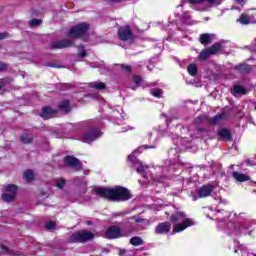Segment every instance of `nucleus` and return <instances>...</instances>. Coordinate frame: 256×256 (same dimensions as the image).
I'll return each mask as SVG.
<instances>
[{
  "label": "nucleus",
  "instance_id": "obj_24",
  "mask_svg": "<svg viewBox=\"0 0 256 256\" xmlns=\"http://www.w3.org/2000/svg\"><path fill=\"white\" fill-rule=\"evenodd\" d=\"M23 179L28 182L35 181V172H33V170L25 171L23 174Z\"/></svg>",
  "mask_w": 256,
  "mask_h": 256
},
{
  "label": "nucleus",
  "instance_id": "obj_29",
  "mask_svg": "<svg viewBox=\"0 0 256 256\" xmlns=\"http://www.w3.org/2000/svg\"><path fill=\"white\" fill-rule=\"evenodd\" d=\"M187 71H188L189 75H191L192 77H195V75H197V73H199V70H198L196 64H190L187 68Z\"/></svg>",
  "mask_w": 256,
  "mask_h": 256
},
{
  "label": "nucleus",
  "instance_id": "obj_52",
  "mask_svg": "<svg viewBox=\"0 0 256 256\" xmlns=\"http://www.w3.org/2000/svg\"><path fill=\"white\" fill-rule=\"evenodd\" d=\"M5 83H7V79L0 80V89L3 87V85H5Z\"/></svg>",
  "mask_w": 256,
  "mask_h": 256
},
{
  "label": "nucleus",
  "instance_id": "obj_49",
  "mask_svg": "<svg viewBox=\"0 0 256 256\" xmlns=\"http://www.w3.org/2000/svg\"><path fill=\"white\" fill-rule=\"evenodd\" d=\"M7 69V64L0 62V71H5Z\"/></svg>",
  "mask_w": 256,
  "mask_h": 256
},
{
  "label": "nucleus",
  "instance_id": "obj_39",
  "mask_svg": "<svg viewBox=\"0 0 256 256\" xmlns=\"http://www.w3.org/2000/svg\"><path fill=\"white\" fill-rule=\"evenodd\" d=\"M65 180L64 179H60V180H57L56 182V187L58 189H63V187H65Z\"/></svg>",
  "mask_w": 256,
  "mask_h": 256
},
{
  "label": "nucleus",
  "instance_id": "obj_10",
  "mask_svg": "<svg viewBox=\"0 0 256 256\" xmlns=\"http://www.w3.org/2000/svg\"><path fill=\"white\" fill-rule=\"evenodd\" d=\"M185 3H182L176 7L175 15L180 19L182 25H196L197 21L191 19V14L189 12L183 11V6Z\"/></svg>",
  "mask_w": 256,
  "mask_h": 256
},
{
  "label": "nucleus",
  "instance_id": "obj_14",
  "mask_svg": "<svg viewBox=\"0 0 256 256\" xmlns=\"http://www.w3.org/2000/svg\"><path fill=\"white\" fill-rule=\"evenodd\" d=\"M118 39H120V41H131V39H133V30H131V27H120L118 29Z\"/></svg>",
  "mask_w": 256,
  "mask_h": 256
},
{
  "label": "nucleus",
  "instance_id": "obj_40",
  "mask_svg": "<svg viewBox=\"0 0 256 256\" xmlns=\"http://www.w3.org/2000/svg\"><path fill=\"white\" fill-rule=\"evenodd\" d=\"M45 227H46V229L51 230V229H53V228L55 227V222H53V221H48V222L46 223Z\"/></svg>",
  "mask_w": 256,
  "mask_h": 256
},
{
  "label": "nucleus",
  "instance_id": "obj_26",
  "mask_svg": "<svg viewBox=\"0 0 256 256\" xmlns=\"http://www.w3.org/2000/svg\"><path fill=\"white\" fill-rule=\"evenodd\" d=\"M20 141L22 143H24L25 145H27L29 143H33V136H31L30 134L24 133V134H22Z\"/></svg>",
  "mask_w": 256,
  "mask_h": 256
},
{
  "label": "nucleus",
  "instance_id": "obj_34",
  "mask_svg": "<svg viewBox=\"0 0 256 256\" xmlns=\"http://www.w3.org/2000/svg\"><path fill=\"white\" fill-rule=\"evenodd\" d=\"M150 93L153 97H157V99H161V97H163V90L161 89H152L150 90Z\"/></svg>",
  "mask_w": 256,
  "mask_h": 256
},
{
  "label": "nucleus",
  "instance_id": "obj_2",
  "mask_svg": "<svg viewBox=\"0 0 256 256\" xmlns=\"http://www.w3.org/2000/svg\"><path fill=\"white\" fill-rule=\"evenodd\" d=\"M97 195L103 199H108V201H114L115 203H123L131 199V192L123 186H115L112 188L98 187Z\"/></svg>",
  "mask_w": 256,
  "mask_h": 256
},
{
  "label": "nucleus",
  "instance_id": "obj_61",
  "mask_svg": "<svg viewBox=\"0 0 256 256\" xmlns=\"http://www.w3.org/2000/svg\"><path fill=\"white\" fill-rule=\"evenodd\" d=\"M86 224H87V225H91L92 222H91V221H86Z\"/></svg>",
  "mask_w": 256,
  "mask_h": 256
},
{
  "label": "nucleus",
  "instance_id": "obj_46",
  "mask_svg": "<svg viewBox=\"0 0 256 256\" xmlns=\"http://www.w3.org/2000/svg\"><path fill=\"white\" fill-rule=\"evenodd\" d=\"M127 255H129V252L127 250L121 249L119 251V256H127Z\"/></svg>",
  "mask_w": 256,
  "mask_h": 256
},
{
  "label": "nucleus",
  "instance_id": "obj_45",
  "mask_svg": "<svg viewBox=\"0 0 256 256\" xmlns=\"http://www.w3.org/2000/svg\"><path fill=\"white\" fill-rule=\"evenodd\" d=\"M246 165H248L249 167H254V165H256V162L251 159H248L246 160Z\"/></svg>",
  "mask_w": 256,
  "mask_h": 256
},
{
  "label": "nucleus",
  "instance_id": "obj_48",
  "mask_svg": "<svg viewBox=\"0 0 256 256\" xmlns=\"http://www.w3.org/2000/svg\"><path fill=\"white\" fill-rule=\"evenodd\" d=\"M79 57H87V52L85 50H79Z\"/></svg>",
  "mask_w": 256,
  "mask_h": 256
},
{
  "label": "nucleus",
  "instance_id": "obj_1",
  "mask_svg": "<svg viewBox=\"0 0 256 256\" xmlns=\"http://www.w3.org/2000/svg\"><path fill=\"white\" fill-rule=\"evenodd\" d=\"M245 213H229L225 210L214 211L218 229L225 231L230 237H241V235H251V222L244 219Z\"/></svg>",
  "mask_w": 256,
  "mask_h": 256
},
{
  "label": "nucleus",
  "instance_id": "obj_58",
  "mask_svg": "<svg viewBox=\"0 0 256 256\" xmlns=\"http://www.w3.org/2000/svg\"><path fill=\"white\" fill-rule=\"evenodd\" d=\"M240 69H249V66H247V65H240Z\"/></svg>",
  "mask_w": 256,
  "mask_h": 256
},
{
  "label": "nucleus",
  "instance_id": "obj_41",
  "mask_svg": "<svg viewBox=\"0 0 256 256\" xmlns=\"http://www.w3.org/2000/svg\"><path fill=\"white\" fill-rule=\"evenodd\" d=\"M240 253L242 254V256H255V254L249 253L247 252V250H243V249L240 250Z\"/></svg>",
  "mask_w": 256,
  "mask_h": 256
},
{
  "label": "nucleus",
  "instance_id": "obj_38",
  "mask_svg": "<svg viewBox=\"0 0 256 256\" xmlns=\"http://www.w3.org/2000/svg\"><path fill=\"white\" fill-rule=\"evenodd\" d=\"M30 27H38V25H41V20L39 19H32L29 22Z\"/></svg>",
  "mask_w": 256,
  "mask_h": 256
},
{
  "label": "nucleus",
  "instance_id": "obj_5",
  "mask_svg": "<svg viewBox=\"0 0 256 256\" xmlns=\"http://www.w3.org/2000/svg\"><path fill=\"white\" fill-rule=\"evenodd\" d=\"M144 149H155V146L144 145L138 147L130 155H128V161L132 167L136 168V171L139 173V175H142L144 179H149V175H147V166H143V162L137 160V157H135L136 153H143ZM150 179H153V175H150Z\"/></svg>",
  "mask_w": 256,
  "mask_h": 256
},
{
  "label": "nucleus",
  "instance_id": "obj_42",
  "mask_svg": "<svg viewBox=\"0 0 256 256\" xmlns=\"http://www.w3.org/2000/svg\"><path fill=\"white\" fill-rule=\"evenodd\" d=\"M121 69H123V71H126L127 73H129V71H131V66L121 64Z\"/></svg>",
  "mask_w": 256,
  "mask_h": 256
},
{
  "label": "nucleus",
  "instance_id": "obj_33",
  "mask_svg": "<svg viewBox=\"0 0 256 256\" xmlns=\"http://www.w3.org/2000/svg\"><path fill=\"white\" fill-rule=\"evenodd\" d=\"M130 244L139 247V245H143V239L141 237H133L130 239Z\"/></svg>",
  "mask_w": 256,
  "mask_h": 256
},
{
  "label": "nucleus",
  "instance_id": "obj_54",
  "mask_svg": "<svg viewBox=\"0 0 256 256\" xmlns=\"http://www.w3.org/2000/svg\"><path fill=\"white\" fill-rule=\"evenodd\" d=\"M7 34L6 33H0V39H6Z\"/></svg>",
  "mask_w": 256,
  "mask_h": 256
},
{
  "label": "nucleus",
  "instance_id": "obj_32",
  "mask_svg": "<svg viewBox=\"0 0 256 256\" xmlns=\"http://www.w3.org/2000/svg\"><path fill=\"white\" fill-rule=\"evenodd\" d=\"M179 151H181V148H179V146L172 148L169 150L168 155L170 157H175V159H178L179 157Z\"/></svg>",
  "mask_w": 256,
  "mask_h": 256
},
{
  "label": "nucleus",
  "instance_id": "obj_11",
  "mask_svg": "<svg viewBox=\"0 0 256 256\" xmlns=\"http://www.w3.org/2000/svg\"><path fill=\"white\" fill-rule=\"evenodd\" d=\"M223 49V45L216 43L208 49H204L200 52L198 59L199 61H207L211 55H217Z\"/></svg>",
  "mask_w": 256,
  "mask_h": 256
},
{
  "label": "nucleus",
  "instance_id": "obj_47",
  "mask_svg": "<svg viewBox=\"0 0 256 256\" xmlns=\"http://www.w3.org/2000/svg\"><path fill=\"white\" fill-rule=\"evenodd\" d=\"M155 181H158V183H164L163 176L161 174H157Z\"/></svg>",
  "mask_w": 256,
  "mask_h": 256
},
{
  "label": "nucleus",
  "instance_id": "obj_31",
  "mask_svg": "<svg viewBox=\"0 0 256 256\" xmlns=\"http://www.w3.org/2000/svg\"><path fill=\"white\" fill-rule=\"evenodd\" d=\"M200 43H202V45H207V43H211V34L200 35Z\"/></svg>",
  "mask_w": 256,
  "mask_h": 256
},
{
  "label": "nucleus",
  "instance_id": "obj_60",
  "mask_svg": "<svg viewBox=\"0 0 256 256\" xmlns=\"http://www.w3.org/2000/svg\"><path fill=\"white\" fill-rule=\"evenodd\" d=\"M92 87H93V89H97V84H96V83H93V84H92Z\"/></svg>",
  "mask_w": 256,
  "mask_h": 256
},
{
  "label": "nucleus",
  "instance_id": "obj_44",
  "mask_svg": "<svg viewBox=\"0 0 256 256\" xmlns=\"http://www.w3.org/2000/svg\"><path fill=\"white\" fill-rule=\"evenodd\" d=\"M103 89H105V83L99 82V83L97 84V90H98V91H101V90H103Z\"/></svg>",
  "mask_w": 256,
  "mask_h": 256
},
{
  "label": "nucleus",
  "instance_id": "obj_13",
  "mask_svg": "<svg viewBox=\"0 0 256 256\" xmlns=\"http://www.w3.org/2000/svg\"><path fill=\"white\" fill-rule=\"evenodd\" d=\"M5 193L2 194V201H5L6 203H9L15 199V196L17 195V186L10 184L6 186Z\"/></svg>",
  "mask_w": 256,
  "mask_h": 256
},
{
  "label": "nucleus",
  "instance_id": "obj_6",
  "mask_svg": "<svg viewBox=\"0 0 256 256\" xmlns=\"http://www.w3.org/2000/svg\"><path fill=\"white\" fill-rule=\"evenodd\" d=\"M195 11H209L210 7H219L225 0H187Z\"/></svg>",
  "mask_w": 256,
  "mask_h": 256
},
{
  "label": "nucleus",
  "instance_id": "obj_43",
  "mask_svg": "<svg viewBox=\"0 0 256 256\" xmlns=\"http://www.w3.org/2000/svg\"><path fill=\"white\" fill-rule=\"evenodd\" d=\"M98 102L100 103V105H103L102 110H99V111H104V109H107V106H105V100L100 99L99 96H98Z\"/></svg>",
  "mask_w": 256,
  "mask_h": 256
},
{
  "label": "nucleus",
  "instance_id": "obj_62",
  "mask_svg": "<svg viewBox=\"0 0 256 256\" xmlns=\"http://www.w3.org/2000/svg\"><path fill=\"white\" fill-rule=\"evenodd\" d=\"M170 123H171V121H169V120L166 121L167 126H169Z\"/></svg>",
  "mask_w": 256,
  "mask_h": 256
},
{
  "label": "nucleus",
  "instance_id": "obj_57",
  "mask_svg": "<svg viewBox=\"0 0 256 256\" xmlns=\"http://www.w3.org/2000/svg\"><path fill=\"white\" fill-rule=\"evenodd\" d=\"M236 2H237L239 5H243V3H245V0H236Z\"/></svg>",
  "mask_w": 256,
  "mask_h": 256
},
{
  "label": "nucleus",
  "instance_id": "obj_53",
  "mask_svg": "<svg viewBox=\"0 0 256 256\" xmlns=\"http://www.w3.org/2000/svg\"><path fill=\"white\" fill-rule=\"evenodd\" d=\"M119 110L122 112V113L120 114L121 119H125V112H123V109H122V108H119Z\"/></svg>",
  "mask_w": 256,
  "mask_h": 256
},
{
  "label": "nucleus",
  "instance_id": "obj_28",
  "mask_svg": "<svg viewBox=\"0 0 256 256\" xmlns=\"http://www.w3.org/2000/svg\"><path fill=\"white\" fill-rule=\"evenodd\" d=\"M173 29H178V30H181V27H179V24H173V23H169L167 25V29L166 31H168V38L171 39L173 33H171V31H173Z\"/></svg>",
  "mask_w": 256,
  "mask_h": 256
},
{
  "label": "nucleus",
  "instance_id": "obj_35",
  "mask_svg": "<svg viewBox=\"0 0 256 256\" xmlns=\"http://www.w3.org/2000/svg\"><path fill=\"white\" fill-rule=\"evenodd\" d=\"M205 121H208L207 116L205 115L198 116L194 120V125H201V123H205Z\"/></svg>",
  "mask_w": 256,
  "mask_h": 256
},
{
  "label": "nucleus",
  "instance_id": "obj_64",
  "mask_svg": "<svg viewBox=\"0 0 256 256\" xmlns=\"http://www.w3.org/2000/svg\"><path fill=\"white\" fill-rule=\"evenodd\" d=\"M132 89H133V91H135V89H137V86L132 87Z\"/></svg>",
  "mask_w": 256,
  "mask_h": 256
},
{
  "label": "nucleus",
  "instance_id": "obj_37",
  "mask_svg": "<svg viewBox=\"0 0 256 256\" xmlns=\"http://www.w3.org/2000/svg\"><path fill=\"white\" fill-rule=\"evenodd\" d=\"M98 69L101 73H105L107 71V68L105 67V62H98Z\"/></svg>",
  "mask_w": 256,
  "mask_h": 256
},
{
  "label": "nucleus",
  "instance_id": "obj_21",
  "mask_svg": "<svg viewBox=\"0 0 256 256\" xmlns=\"http://www.w3.org/2000/svg\"><path fill=\"white\" fill-rule=\"evenodd\" d=\"M233 179L239 183H243L245 181H249V175L240 173V172H233L232 173Z\"/></svg>",
  "mask_w": 256,
  "mask_h": 256
},
{
  "label": "nucleus",
  "instance_id": "obj_27",
  "mask_svg": "<svg viewBox=\"0 0 256 256\" xmlns=\"http://www.w3.org/2000/svg\"><path fill=\"white\" fill-rule=\"evenodd\" d=\"M233 93H236V95H245V93H247V89L241 85H235L233 88Z\"/></svg>",
  "mask_w": 256,
  "mask_h": 256
},
{
  "label": "nucleus",
  "instance_id": "obj_15",
  "mask_svg": "<svg viewBox=\"0 0 256 256\" xmlns=\"http://www.w3.org/2000/svg\"><path fill=\"white\" fill-rule=\"evenodd\" d=\"M64 163L68 167H72V169H75V171H81V169H83L81 161H79V159L75 158L74 156L64 157Z\"/></svg>",
  "mask_w": 256,
  "mask_h": 256
},
{
  "label": "nucleus",
  "instance_id": "obj_9",
  "mask_svg": "<svg viewBox=\"0 0 256 256\" xmlns=\"http://www.w3.org/2000/svg\"><path fill=\"white\" fill-rule=\"evenodd\" d=\"M89 129L82 135V141L84 143H93L97 139V128L95 127V120H88L86 122Z\"/></svg>",
  "mask_w": 256,
  "mask_h": 256
},
{
  "label": "nucleus",
  "instance_id": "obj_63",
  "mask_svg": "<svg viewBox=\"0 0 256 256\" xmlns=\"http://www.w3.org/2000/svg\"><path fill=\"white\" fill-rule=\"evenodd\" d=\"M99 135H101V132L98 130L97 131V137H99Z\"/></svg>",
  "mask_w": 256,
  "mask_h": 256
},
{
  "label": "nucleus",
  "instance_id": "obj_51",
  "mask_svg": "<svg viewBox=\"0 0 256 256\" xmlns=\"http://www.w3.org/2000/svg\"><path fill=\"white\" fill-rule=\"evenodd\" d=\"M123 1L125 0H110V3H112L113 5L117 4V3H123Z\"/></svg>",
  "mask_w": 256,
  "mask_h": 256
},
{
  "label": "nucleus",
  "instance_id": "obj_19",
  "mask_svg": "<svg viewBox=\"0 0 256 256\" xmlns=\"http://www.w3.org/2000/svg\"><path fill=\"white\" fill-rule=\"evenodd\" d=\"M171 231V224L169 222H162L156 226L155 233L157 235H165Z\"/></svg>",
  "mask_w": 256,
  "mask_h": 256
},
{
  "label": "nucleus",
  "instance_id": "obj_17",
  "mask_svg": "<svg viewBox=\"0 0 256 256\" xmlns=\"http://www.w3.org/2000/svg\"><path fill=\"white\" fill-rule=\"evenodd\" d=\"M214 189H215V187L213 186V184H207V185L202 186L198 191V195H199L200 199L209 197V195H211V193H213Z\"/></svg>",
  "mask_w": 256,
  "mask_h": 256
},
{
  "label": "nucleus",
  "instance_id": "obj_30",
  "mask_svg": "<svg viewBox=\"0 0 256 256\" xmlns=\"http://www.w3.org/2000/svg\"><path fill=\"white\" fill-rule=\"evenodd\" d=\"M222 119H227V115H225V113L216 114L210 119V123H219V121H222Z\"/></svg>",
  "mask_w": 256,
  "mask_h": 256
},
{
  "label": "nucleus",
  "instance_id": "obj_36",
  "mask_svg": "<svg viewBox=\"0 0 256 256\" xmlns=\"http://www.w3.org/2000/svg\"><path fill=\"white\" fill-rule=\"evenodd\" d=\"M133 81H134L135 85L137 87H139L141 85V83H143V78H141V76L136 75L133 77Z\"/></svg>",
  "mask_w": 256,
  "mask_h": 256
},
{
  "label": "nucleus",
  "instance_id": "obj_23",
  "mask_svg": "<svg viewBox=\"0 0 256 256\" xmlns=\"http://www.w3.org/2000/svg\"><path fill=\"white\" fill-rule=\"evenodd\" d=\"M238 23H241V25H249L251 23H255L253 19L249 18V16L242 14L240 18L238 19Z\"/></svg>",
  "mask_w": 256,
  "mask_h": 256
},
{
  "label": "nucleus",
  "instance_id": "obj_12",
  "mask_svg": "<svg viewBox=\"0 0 256 256\" xmlns=\"http://www.w3.org/2000/svg\"><path fill=\"white\" fill-rule=\"evenodd\" d=\"M100 237H104V239H121V237H123V233H121V228L111 226L104 232L100 233Z\"/></svg>",
  "mask_w": 256,
  "mask_h": 256
},
{
  "label": "nucleus",
  "instance_id": "obj_7",
  "mask_svg": "<svg viewBox=\"0 0 256 256\" xmlns=\"http://www.w3.org/2000/svg\"><path fill=\"white\" fill-rule=\"evenodd\" d=\"M95 239V234L89 231L80 230L75 232L69 237V243H87V241H92Z\"/></svg>",
  "mask_w": 256,
  "mask_h": 256
},
{
  "label": "nucleus",
  "instance_id": "obj_4",
  "mask_svg": "<svg viewBox=\"0 0 256 256\" xmlns=\"http://www.w3.org/2000/svg\"><path fill=\"white\" fill-rule=\"evenodd\" d=\"M170 221L173 224L172 235H175V233H181L188 227L196 225L195 221L187 217V215L182 211H176L173 213L170 217Z\"/></svg>",
  "mask_w": 256,
  "mask_h": 256
},
{
  "label": "nucleus",
  "instance_id": "obj_59",
  "mask_svg": "<svg viewBox=\"0 0 256 256\" xmlns=\"http://www.w3.org/2000/svg\"><path fill=\"white\" fill-rule=\"evenodd\" d=\"M123 213L119 212L114 215V217H122Z\"/></svg>",
  "mask_w": 256,
  "mask_h": 256
},
{
  "label": "nucleus",
  "instance_id": "obj_56",
  "mask_svg": "<svg viewBox=\"0 0 256 256\" xmlns=\"http://www.w3.org/2000/svg\"><path fill=\"white\" fill-rule=\"evenodd\" d=\"M115 123H116V125H123V121H121L119 119H117Z\"/></svg>",
  "mask_w": 256,
  "mask_h": 256
},
{
  "label": "nucleus",
  "instance_id": "obj_25",
  "mask_svg": "<svg viewBox=\"0 0 256 256\" xmlns=\"http://www.w3.org/2000/svg\"><path fill=\"white\" fill-rule=\"evenodd\" d=\"M60 110H62L64 113H69V111H71V105L69 104V101L67 100H63L60 103Z\"/></svg>",
  "mask_w": 256,
  "mask_h": 256
},
{
  "label": "nucleus",
  "instance_id": "obj_3",
  "mask_svg": "<svg viewBox=\"0 0 256 256\" xmlns=\"http://www.w3.org/2000/svg\"><path fill=\"white\" fill-rule=\"evenodd\" d=\"M206 135H209V131L205 128L182 127L181 136L174 135L172 140L177 146L186 145L191 139H203Z\"/></svg>",
  "mask_w": 256,
  "mask_h": 256
},
{
  "label": "nucleus",
  "instance_id": "obj_20",
  "mask_svg": "<svg viewBox=\"0 0 256 256\" xmlns=\"http://www.w3.org/2000/svg\"><path fill=\"white\" fill-rule=\"evenodd\" d=\"M56 113H57V110H53L50 107H44L42 109V113H41L40 117H42V119L47 121V119H52V117H55Z\"/></svg>",
  "mask_w": 256,
  "mask_h": 256
},
{
  "label": "nucleus",
  "instance_id": "obj_8",
  "mask_svg": "<svg viewBox=\"0 0 256 256\" xmlns=\"http://www.w3.org/2000/svg\"><path fill=\"white\" fill-rule=\"evenodd\" d=\"M87 31H89V24L82 22L69 30L68 37H70V39H79L83 37Z\"/></svg>",
  "mask_w": 256,
  "mask_h": 256
},
{
  "label": "nucleus",
  "instance_id": "obj_22",
  "mask_svg": "<svg viewBox=\"0 0 256 256\" xmlns=\"http://www.w3.org/2000/svg\"><path fill=\"white\" fill-rule=\"evenodd\" d=\"M218 136L222 141H231V132L227 129H220Z\"/></svg>",
  "mask_w": 256,
  "mask_h": 256
},
{
  "label": "nucleus",
  "instance_id": "obj_50",
  "mask_svg": "<svg viewBox=\"0 0 256 256\" xmlns=\"http://www.w3.org/2000/svg\"><path fill=\"white\" fill-rule=\"evenodd\" d=\"M131 126H127L125 128H122L121 133H126V131H131Z\"/></svg>",
  "mask_w": 256,
  "mask_h": 256
},
{
  "label": "nucleus",
  "instance_id": "obj_18",
  "mask_svg": "<svg viewBox=\"0 0 256 256\" xmlns=\"http://www.w3.org/2000/svg\"><path fill=\"white\" fill-rule=\"evenodd\" d=\"M67 47H73V42L69 40H59V41L53 42L50 45L51 49H67Z\"/></svg>",
  "mask_w": 256,
  "mask_h": 256
},
{
  "label": "nucleus",
  "instance_id": "obj_55",
  "mask_svg": "<svg viewBox=\"0 0 256 256\" xmlns=\"http://www.w3.org/2000/svg\"><path fill=\"white\" fill-rule=\"evenodd\" d=\"M135 221H136L137 223H143V222L145 221V219L137 218Z\"/></svg>",
  "mask_w": 256,
  "mask_h": 256
},
{
  "label": "nucleus",
  "instance_id": "obj_16",
  "mask_svg": "<svg viewBox=\"0 0 256 256\" xmlns=\"http://www.w3.org/2000/svg\"><path fill=\"white\" fill-rule=\"evenodd\" d=\"M183 163L180 164L172 163L170 160H167L163 166H156L157 171H163V173H167V171H175L176 167H181Z\"/></svg>",
  "mask_w": 256,
  "mask_h": 256
}]
</instances>
